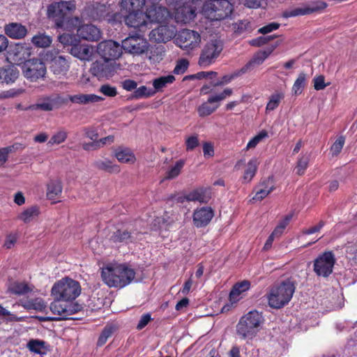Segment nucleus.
Segmentation results:
<instances>
[{"label":"nucleus","instance_id":"f257e3e1","mask_svg":"<svg viewBox=\"0 0 357 357\" xmlns=\"http://www.w3.org/2000/svg\"><path fill=\"white\" fill-rule=\"evenodd\" d=\"M101 277L108 287L123 288L134 280L135 272L123 264H109L102 268Z\"/></svg>","mask_w":357,"mask_h":357},{"label":"nucleus","instance_id":"f03ea898","mask_svg":"<svg viewBox=\"0 0 357 357\" xmlns=\"http://www.w3.org/2000/svg\"><path fill=\"white\" fill-rule=\"evenodd\" d=\"M74 6L69 1L55 2L48 6L47 17L54 22L55 26L64 30L73 29L78 22L77 17H69Z\"/></svg>","mask_w":357,"mask_h":357},{"label":"nucleus","instance_id":"7ed1b4c3","mask_svg":"<svg viewBox=\"0 0 357 357\" xmlns=\"http://www.w3.org/2000/svg\"><path fill=\"white\" fill-rule=\"evenodd\" d=\"M174 9L177 22L186 24L193 20L199 12L202 13L203 0H166Z\"/></svg>","mask_w":357,"mask_h":357},{"label":"nucleus","instance_id":"20e7f679","mask_svg":"<svg viewBox=\"0 0 357 357\" xmlns=\"http://www.w3.org/2000/svg\"><path fill=\"white\" fill-rule=\"evenodd\" d=\"M264 318L261 313L252 310L244 314L236 325V333L241 339H252L260 331Z\"/></svg>","mask_w":357,"mask_h":357},{"label":"nucleus","instance_id":"39448f33","mask_svg":"<svg viewBox=\"0 0 357 357\" xmlns=\"http://www.w3.org/2000/svg\"><path fill=\"white\" fill-rule=\"evenodd\" d=\"M81 294V286L79 282L65 277L54 284L51 289V295L55 300L69 302L75 300Z\"/></svg>","mask_w":357,"mask_h":357},{"label":"nucleus","instance_id":"423d86ee","mask_svg":"<svg viewBox=\"0 0 357 357\" xmlns=\"http://www.w3.org/2000/svg\"><path fill=\"white\" fill-rule=\"evenodd\" d=\"M233 5L228 0H203L202 13L211 21H220L231 17Z\"/></svg>","mask_w":357,"mask_h":357},{"label":"nucleus","instance_id":"0eeeda50","mask_svg":"<svg viewBox=\"0 0 357 357\" xmlns=\"http://www.w3.org/2000/svg\"><path fill=\"white\" fill-rule=\"evenodd\" d=\"M295 289L294 282L290 280L273 286L267 296L269 305L275 309L282 307L291 301Z\"/></svg>","mask_w":357,"mask_h":357},{"label":"nucleus","instance_id":"6e6552de","mask_svg":"<svg viewBox=\"0 0 357 357\" xmlns=\"http://www.w3.org/2000/svg\"><path fill=\"white\" fill-rule=\"evenodd\" d=\"M223 50L220 40L214 39L207 42L203 47L198 60L202 68H206L214 63Z\"/></svg>","mask_w":357,"mask_h":357},{"label":"nucleus","instance_id":"1a4fd4ad","mask_svg":"<svg viewBox=\"0 0 357 357\" xmlns=\"http://www.w3.org/2000/svg\"><path fill=\"white\" fill-rule=\"evenodd\" d=\"M200 43V34L196 31L187 29L179 31L175 38V44L187 54L198 48Z\"/></svg>","mask_w":357,"mask_h":357},{"label":"nucleus","instance_id":"9d476101","mask_svg":"<svg viewBox=\"0 0 357 357\" xmlns=\"http://www.w3.org/2000/svg\"><path fill=\"white\" fill-rule=\"evenodd\" d=\"M62 300H55L51 303L50 308L54 317H47L44 320L71 319L70 316L82 310V307L78 303H61Z\"/></svg>","mask_w":357,"mask_h":357},{"label":"nucleus","instance_id":"9b49d317","mask_svg":"<svg viewBox=\"0 0 357 357\" xmlns=\"http://www.w3.org/2000/svg\"><path fill=\"white\" fill-rule=\"evenodd\" d=\"M122 47L125 52L134 56H139L148 52L149 43L146 38L139 34L130 35L123 40Z\"/></svg>","mask_w":357,"mask_h":357},{"label":"nucleus","instance_id":"f8f14e48","mask_svg":"<svg viewBox=\"0 0 357 357\" xmlns=\"http://www.w3.org/2000/svg\"><path fill=\"white\" fill-rule=\"evenodd\" d=\"M24 76L31 82L42 78L46 73V67L43 61L39 59L25 61L22 67Z\"/></svg>","mask_w":357,"mask_h":357},{"label":"nucleus","instance_id":"ddd939ff","mask_svg":"<svg viewBox=\"0 0 357 357\" xmlns=\"http://www.w3.org/2000/svg\"><path fill=\"white\" fill-rule=\"evenodd\" d=\"M335 262V259L333 252H324L314 260V271L318 276L327 278L332 273Z\"/></svg>","mask_w":357,"mask_h":357},{"label":"nucleus","instance_id":"4468645a","mask_svg":"<svg viewBox=\"0 0 357 357\" xmlns=\"http://www.w3.org/2000/svg\"><path fill=\"white\" fill-rule=\"evenodd\" d=\"M327 6V3L323 1H312L302 5L301 7L294 8L284 11L283 13V17L289 18L321 12L324 10Z\"/></svg>","mask_w":357,"mask_h":357},{"label":"nucleus","instance_id":"2eb2a0df","mask_svg":"<svg viewBox=\"0 0 357 357\" xmlns=\"http://www.w3.org/2000/svg\"><path fill=\"white\" fill-rule=\"evenodd\" d=\"M66 100L59 93H52L41 97L36 104L30 105L29 108L33 110L50 112L59 108L66 102Z\"/></svg>","mask_w":357,"mask_h":357},{"label":"nucleus","instance_id":"dca6fc26","mask_svg":"<svg viewBox=\"0 0 357 357\" xmlns=\"http://www.w3.org/2000/svg\"><path fill=\"white\" fill-rule=\"evenodd\" d=\"M122 45L113 40H103L97 46L98 54L109 61L119 59L122 54Z\"/></svg>","mask_w":357,"mask_h":357},{"label":"nucleus","instance_id":"f3484780","mask_svg":"<svg viewBox=\"0 0 357 357\" xmlns=\"http://www.w3.org/2000/svg\"><path fill=\"white\" fill-rule=\"evenodd\" d=\"M233 93L231 89L227 88L219 94L210 96L206 102L202 103L197 108V113L200 117H205L213 114L219 107V105L211 106L210 104L220 102L227 97H229Z\"/></svg>","mask_w":357,"mask_h":357},{"label":"nucleus","instance_id":"a211bd4d","mask_svg":"<svg viewBox=\"0 0 357 357\" xmlns=\"http://www.w3.org/2000/svg\"><path fill=\"white\" fill-rule=\"evenodd\" d=\"M124 21L127 26L138 29L140 32H145L151 29L146 12L144 13L142 10L128 12Z\"/></svg>","mask_w":357,"mask_h":357},{"label":"nucleus","instance_id":"6ab92c4d","mask_svg":"<svg viewBox=\"0 0 357 357\" xmlns=\"http://www.w3.org/2000/svg\"><path fill=\"white\" fill-rule=\"evenodd\" d=\"M176 26L168 24L160 25L150 32L149 38L155 43H167L176 36Z\"/></svg>","mask_w":357,"mask_h":357},{"label":"nucleus","instance_id":"aec40b11","mask_svg":"<svg viewBox=\"0 0 357 357\" xmlns=\"http://www.w3.org/2000/svg\"><path fill=\"white\" fill-rule=\"evenodd\" d=\"M114 66L109 62V61L103 60L96 61L93 62L90 68L91 74L98 77V79L102 78H109L114 75Z\"/></svg>","mask_w":357,"mask_h":357},{"label":"nucleus","instance_id":"412c9836","mask_svg":"<svg viewBox=\"0 0 357 357\" xmlns=\"http://www.w3.org/2000/svg\"><path fill=\"white\" fill-rule=\"evenodd\" d=\"M148 21L150 22V27L153 23H162L167 21L170 13L168 9L164 6L153 4L146 9Z\"/></svg>","mask_w":357,"mask_h":357},{"label":"nucleus","instance_id":"4be33fe9","mask_svg":"<svg viewBox=\"0 0 357 357\" xmlns=\"http://www.w3.org/2000/svg\"><path fill=\"white\" fill-rule=\"evenodd\" d=\"M214 216V211L210 206H202L194 211L192 219L197 227H206Z\"/></svg>","mask_w":357,"mask_h":357},{"label":"nucleus","instance_id":"5701e85b","mask_svg":"<svg viewBox=\"0 0 357 357\" xmlns=\"http://www.w3.org/2000/svg\"><path fill=\"white\" fill-rule=\"evenodd\" d=\"M77 35L80 39L88 41H98L101 38L100 29L91 24L79 26L77 29Z\"/></svg>","mask_w":357,"mask_h":357},{"label":"nucleus","instance_id":"b1692460","mask_svg":"<svg viewBox=\"0 0 357 357\" xmlns=\"http://www.w3.org/2000/svg\"><path fill=\"white\" fill-rule=\"evenodd\" d=\"M135 234L136 233L132 229H119L112 233L109 240L114 243L128 244L136 241Z\"/></svg>","mask_w":357,"mask_h":357},{"label":"nucleus","instance_id":"393cba45","mask_svg":"<svg viewBox=\"0 0 357 357\" xmlns=\"http://www.w3.org/2000/svg\"><path fill=\"white\" fill-rule=\"evenodd\" d=\"M69 68V61L64 56H56L50 61V68L55 75L59 77L65 75Z\"/></svg>","mask_w":357,"mask_h":357},{"label":"nucleus","instance_id":"a878e982","mask_svg":"<svg viewBox=\"0 0 357 357\" xmlns=\"http://www.w3.org/2000/svg\"><path fill=\"white\" fill-rule=\"evenodd\" d=\"M8 54L15 62L24 63L29 56L31 52L29 48L24 45L16 43L13 47H10Z\"/></svg>","mask_w":357,"mask_h":357},{"label":"nucleus","instance_id":"bb28decb","mask_svg":"<svg viewBox=\"0 0 357 357\" xmlns=\"http://www.w3.org/2000/svg\"><path fill=\"white\" fill-rule=\"evenodd\" d=\"M6 34L13 39H22L27 34L25 26L16 22L6 24L4 27Z\"/></svg>","mask_w":357,"mask_h":357},{"label":"nucleus","instance_id":"cd10ccee","mask_svg":"<svg viewBox=\"0 0 357 357\" xmlns=\"http://www.w3.org/2000/svg\"><path fill=\"white\" fill-rule=\"evenodd\" d=\"M69 100L73 103L87 105L89 103L98 102L102 101L104 98L96 94H76L69 96Z\"/></svg>","mask_w":357,"mask_h":357},{"label":"nucleus","instance_id":"c85d7f7f","mask_svg":"<svg viewBox=\"0 0 357 357\" xmlns=\"http://www.w3.org/2000/svg\"><path fill=\"white\" fill-rule=\"evenodd\" d=\"M250 288V282L248 280H243L235 284L229 293V301L232 303H236L240 300L241 294L249 290Z\"/></svg>","mask_w":357,"mask_h":357},{"label":"nucleus","instance_id":"c756f323","mask_svg":"<svg viewBox=\"0 0 357 357\" xmlns=\"http://www.w3.org/2000/svg\"><path fill=\"white\" fill-rule=\"evenodd\" d=\"M33 291V287L23 282H13L8 288V292L16 296H24Z\"/></svg>","mask_w":357,"mask_h":357},{"label":"nucleus","instance_id":"7c9ffc66","mask_svg":"<svg viewBox=\"0 0 357 357\" xmlns=\"http://www.w3.org/2000/svg\"><path fill=\"white\" fill-rule=\"evenodd\" d=\"M210 199V193L203 188L195 189L187 194V202H199L206 204Z\"/></svg>","mask_w":357,"mask_h":357},{"label":"nucleus","instance_id":"2f4dec72","mask_svg":"<svg viewBox=\"0 0 357 357\" xmlns=\"http://www.w3.org/2000/svg\"><path fill=\"white\" fill-rule=\"evenodd\" d=\"M62 185L59 180H51L47 185V197L50 200L59 199L62 192Z\"/></svg>","mask_w":357,"mask_h":357},{"label":"nucleus","instance_id":"473e14b6","mask_svg":"<svg viewBox=\"0 0 357 357\" xmlns=\"http://www.w3.org/2000/svg\"><path fill=\"white\" fill-rule=\"evenodd\" d=\"M19 72L15 66L0 69V82L7 84L13 83L17 78Z\"/></svg>","mask_w":357,"mask_h":357},{"label":"nucleus","instance_id":"72a5a7b5","mask_svg":"<svg viewBox=\"0 0 357 357\" xmlns=\"http://www.w3.org/2000/svg\"><path fill=\"white\" fill-rule=\"evenodd\" d=\"M70 53L80 60H89L92 52L86 45H80L79 43L70 48Z\"/></svg>","mask_w":357,"mask_h":357},{"label":"nucleus","instance_id":"f704fd0d","mask_svg":"<svg viewBox=\"0 0 357 357\" xmlns=\"http://www.w3.org/2000/svg\"><path fill=\"white\" fill-rule=\"evenodd\" d=\"M258 165L259 162L257 158H252L248 161L247 164V167L242 177L243 183H248L252 181V179L256 174Z\"/></svg>","mask_w":357,"mask_h":357},{"label":"nucleus","instance_id":"c9c22d12","mask_svg":"<svg viewBox=\"0 0 357 357\" xmlns=\"http://www.w3.org/2000/svg\"><path fill=\"white\" fill-rule=\"evenodd\" d=\"M116 159L124 163H133L136 158L132 151L128 148L119 147L115 151Z\"/></svg>","mask_w":357,"mask_h":357},{"label":"nucleus","instance_id":"e433bc0d","mask_svg":"<svg viewBox=\"0 0 357 357\" xmlns=\"http://www.w3.org/2000/svg\"><path fill=\"white\" fill-rule=\"evenodd\" d=\"M232 29L236 35L240 36L243 33H250L252 31L250 22L247 20H240L232 24Z\"/></svg>","mask_w":357,"mask_h":357},{"label":"nucleus","instance_id":"4c0bfd02","mask_svg":"<svg viewBox=\"0 0 357 357\" xmlns=\"http://www.w3.org/2000/svg\"><path fill=\"white\" fill-rule=\"evenodd\" d=\"M22 306L28 310H35L37 311H43L46 307L45 303L41 298L24 300L22 301Z\"/></svg>","mask_w":357,"mask_h":357},{"label":"nucleus","instance_id":"58836bf2","mask_svg":"<svg viewBox=\"0 0 357 357\" xmlns=\"http://www.w3.org/2000/svg\"><path fill=\"white\" fill-rule=\"evenodd\" d=\"M39 208L36 206H31L26 208L18 215L17 218L24 223L30 222L34 218L39 215Z\"/></svg>","mask_w":357,"mask_h":357},{"label":"nucleus","instance_id":"ea45409f","mask_svg":"<svg viewBox=\"0 0 357 357\" xmlns=\"http://www.w3.org/2000/svg\"><path fill=\"white\" fill-rule=\"evenodd\" d=\"M284 98V93L282 91H276L273 93L266 106V112H270L275 109L280 105L282 100Z\"/></svg>","mask_w":357,"mask_h":357},{"label":"nucleus","instance_id":"a19ab883","mask_svg":"<svg viewBox=\"0 0 357 357\" xmlns=\"http://www.w3.org/2000/svg\"><path fill=\"white\" fill-rule=\"evenodd\" d=\"M145 0H121V6L126 12L142 10Z\"/></svg>","mask_w":357,"mask_h":357},{"label":"nucleus","instance_id":"79ce46f5","mask_svg":"<svg viewBox=\"0 0 357 357\" xmlns=\"http://www.w3.org/2000/svg\"><path fill=\"white\" fill-rule=\"evenodd\" d=\"M31 42L37 47H47L50 45L52 39L45 33H38L31 38Z\"/></svg>","mask_w":357,"mask_h":357},{"label":"nucleus","instance_id":"37998d69","mask_svg":"<svg viewBox=\"0 0 357 357\" xmlns=\"http://www.w3.org/2000/svg\"><path fill=\"white\" fill-rule=\"evenodd\" d=\"M116 331V326L113 324H107L102 329L101 333L97 341V346L102 347L107 341L108 338L110 337Z\"/></svg>","mask_w":357,"mask_h":357},{"label":"nucleus","instance_id":"c03bdc74","mask_svg":"<svg viewBox=\"0 0 357 357\" xmlns=\"http://www.w3.org/2000/svg\"><path fill=\"white\" fill-rule=\"evenodd\" d=\"M95 167L98 169L109 172L115 173L119 172V167L117 165H113L109 160H99L96 161Z\"/></svg>","mask_w":357,"mask_h":357},{"label":"nucleus","instance_id":"a18cd8bd","mask_svg":"<svg viewBox=\"0 0 357 357\" xmlns=\"http://www.w3.org/2000/svg\"><path fill=\"white\" fill-rule=\"evenodd\" d=\"M305 85L306 75L304 73H301L293 84L291 89L292 93L296 96L301 94Z\"/></svg>","mask_w":357,"mask_h":357},{"label":"nucleus","instance_id":"49530a36","mask_svg":"<svg viewBox=\"0 0 357 357\" xmlns=\"http://www.w3.org/2000/svg\"><path fill=\"white\" fill-rule=\"evenodd\" d=\"M310 155V153H305L298 158L296 166L295 167L296 173L298 175L301 176L305 174L308 167Z\"/></svg>","mask_w":357,"mask_h":357},{"label":"nucleus","instance_id":"de8ad7c7","mask_svg":"<svg viewBox=\"0 0 357 357\" xmlns=\"http://www.w3.org/2000/svg\"><path fill=\"white\" fill-rule=\"evenodd\" d=\"M175 77L172 75L162 76L153 80V86L156 91H160L163 87L166 86L167 84L173 83Z\"/></svg>","mask_w":357,"mask_h":357},{"label":"nucleus","instance_id":"09e8293b","mask_svg":"<svg viewBox=\"0 0 357 357\" xmlns=\"http://www.w3.org/2000/svg\"><path fill=\"white\" fill-rule=\"evenodd\" d=\"M184 166V161L183 160H179L176 162L174 165L171 167L169 170L167 172L165 178L168 180L173 179L176 177H177L179 174L181 173V171L182 168Z\"/></svg>","mask_w":357,"mask_h":357},{"label":"nucleus","instance_id":"8fccbe9b","mask_svg":"<svg viewBox=\"0 0 357 357\" xmlns=\"http://www.w3.org/2000/svg\"><path fill=\"white\" fill-rule=\"evenodd\" d=\"M68 133L64 130H60L54 133L48 142V144L53 146L54 144H60L66 141Z\"/></svg>","mask_w":357,"mask_h":357},{"label":"nucleus","instance_id":"3c124183","mask_svg":"<svg viewBox=\"0 0 357 357\" xmlns=\"http://www.w3.org/2000/svg\"><path fill=\"white\" fill-rule=\"evenodd\" d=\"M59 41L64 45L73 47L79 43L76 36L70 33H64L59 36Z\"/></svg>","mask_w":357,"mask_h":357},{"label":"nucleus","instance_id":"603ef678","mask_svg":"<svg viewBox=\"0 0 357 357\" xmlns=\"http://www.w3.org/2000/svg\"><path fill=\"white\" fill-rule=\"evenodd\" d=\"M45 342L38 340H31L27 344L29 349L35 354H42L44 352L42 351L45 349Z\"/></svg>","mask_w":357,"mask_h":357},{"label":"nucleus","instance_id":"864d4df0","mask_svg":"<svg viewBox=\"0 0 357 357\" xmlns=\"http://www.w3.org/2000/svg\"><path fill=\"white\" fill-rule=\"evenodd\" d=\"M25 92L22 88H13L0 93V99L15 98L21 96Z\"/></svg>","mask_w":357,"mask_h":357},{"label":"nucleus","instance_id":"5fc2aeb1","mask_svg":"<svg viewBox=\"0 0 357 357\" xmlns=\"http://www.w3.org/2000/svg\"><path fill=\"white\" fill-rule=\"evenodd\" d=\"M20 144H16L13 146L0 149V167L3 166L8 160V154L13 151V149H17Z\"/></svg>","mask_w":357,"mask_h":357},{"label":"nucleus","instance_id":"6e6d98bb","mask_svg":"<svg viewBox=\"0 0 357 357\" xmlns=\"http://www.w3.org/2000/svg\"><path fill=\"white\" fill-rule=\"evenodd\" d=\"M154 92L151 90L148 89L146 86H141L139 88H136L132 93V97L136 99L142 98H148L153 95Z\"/></svg>","mask_w":357,"mask_h":357},{"label":"nucleus","instance_id":"4d7b16f0","mask_svg":"<svg viewBox=\"0 0 357 357\" xmlns=\"http://www.w3.org/2000/svg\"><path fill=\"white\" fill-rule=\"evenodd\" d=\"M267 137L268 132L265 130H261L248 142L246 146V149L255 148L263 139Z\"/></svg>","mask_w":357,"mask_h":357},{"label":"nucleus","instance_id":"13d9d810","mask_svg":"<svg viewBox=\"0 0 357 357\" xmlns=\"http://www.w3.org/2000/svg\"><path fill=\"white\" fill-rule=\"evenodd\" d=\"M276 37V35L259 36L251 40L250 41V44L254 47H260L268 43L270 40L275 38Z\"/></svg>","mask_w":357,"mask_h":357},{"label":"nucleus","instance_id":"bf43d9fd","mask_svg":"<svg viewBox=\"0 0 357 357\" xmlns=\"http://www.w3.org/2000/svg\"><path fill=\"white\" fill-rule=\"evenodd\" d=\"M345 139L343 136L338 137L331 147L332 155H337L342 151L344 144Z\"/></svg>","mask_w":357,"mask_h":357},{"label":"nucleus","instance_id":"052dcab7","mask_svg":"<svg viewBox=\"0 0 357 357\" xmlns=\"http://www.w3.org/2000/svg\"><path fill=\"white\" fill-rule=\"evenodd\" d=\"M186 151H191L199 145V140L197 135H193L185 139Z\"/></svg>","mask_w":357,"mask_h":357},{"label":"nucleus","instance_id":"680f3d73","mask_svg":"<svg viewBox=\"0 0 357 357\" xmlns=\"http://www.w3.org/2000/svg\"><path fill=\"white\" fill-rule=\"evenodd\" d=\"M100 92L107 97H114L117 95V89L108 84H102L99 89Z\"/></svg>","mask_w":357,"mask_h":357},{"label":"nucleus","instance_id":"e2e57ef3","mask_svg":"<svg viewBox=\"0 0 357 357\" xmlns=\"http://www.w3.org/2000/svg\"><path fill=\"white\" fill-rule=\"evenodd\" d=\"M216 75H217V73L215 71H208V72L201 71L196 74L185 77L184 78V80H185L187 79H195V78L198 79H204V78H207V77H210L211 79H212L213 77H215Z\"/></svg>","mask_w":357,"mask_h":357},{"label":"nucleus","instance_id":"0e129e2a","mask_svg":"<svg viewBox=\"0 0 357 357\" xmlns=\"http://www.w3.org/2000/svg\"><path fill=\"white\" fill-rule=\"evenodd\" d=\"M188 66L189 62L188 60L184 59H181L177 62L173 72L176 75L183 74L186 71Z\"/></svg>","mask_w":357,"mask_h":357},{"label":"nucleus","instance_id":"69168bd1","mask_svg":"<svg viewBox=\"0 0 357 357\" xmlns=\"http://www.w3.org/2000/svg\"><path fill=\"white\" fill-rule=\"evenodd\" d=\"M280 26V24L278 22H271L259 29L258 33L265 35L272 32L273 31L278 29Z\"/></svg>","mask_w":357,"mask_h":357},{"label":"nucleus","instance_id":"338daca9","mask_svg":"<svg viewBox=\"0 0 357 357\" xmlns=\"http://www.w3.org/2000/svg\"><path fill=\"white\" fill-rule=\"evenodd\" d=\"M236 77H237L235 75V73H234L231 75H224L220 80H218L217 82H212L211 84L213 86L225 85V84H227L231 82Z\"/></svg>","mask_w":357,"mask_h":357},{"label":"nucleus","instance_id":"774afa93","mask_svg":"<svg viewBox=\"0 0 357 357\" xmlns=\"http://www.w3.org/2000/svg\"><path fill=\"white\" fill-rule=\"evenodd\" d=\"M17 234H9L6 236L5 243L3 244V247L6 249L12 248L16 243L17 241Z\"/></svg>","mask_w":357,"mask_h":357}]
</instances>
